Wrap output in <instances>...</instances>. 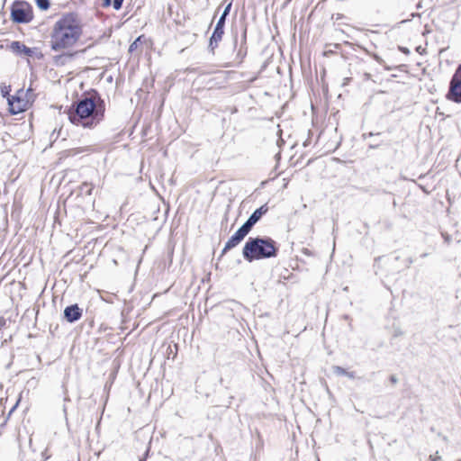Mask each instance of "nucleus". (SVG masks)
I'll list each match as a JSON object with an SVG mask.
<instances>
[{
  "label": "nucleus",
  "mask_w": 461,
  "mask_h": 461,
  "mask_svg": "<svg viewBox=\"0 0 461 461\" xmlns=\"http://www.w3.org/2000/svg\"><path fill=\"white\" fill-rule=\"evenodd\" d=\"M104 115L103 101L96 102L95 95L83 96L73 104L68 111V120L71 123L83 128H95Z\"/></svg>",
  "instance_id": "1"
},
{
  "label": "nucleus",
  "mask_w": 461,
  "mask_h": 461,
  "mask_svg": "<svg viewBox=\"0 0 461 461\" xmlns=\"http://www.w3.org/2000/svg\"><path fill=\"white\" fill-rule=\"evenodd\" d=\"M82 33L81 27L73 14H67L56 22L50 45L53 50H60L73 46Z\"/></svg>",
  "instance_id": "2"
},
{
  "label": "nucleus",
  "mask_w": 461,
  "mask_h": 461,
  "mask_svg": "<svg viewBox=\"0 0 461 461\" xmlns=\"http://www.w3.org/2000/svg\"><path fill=\"white\" fill-rule=\"evenodd\" d=\"M278 247L270 237H249L242 249V256L248 262L271 258L277 256Z\"/></svg>",
  "instance_id": "3"
},
{
  "label": "nucleus",
  "mask_w": 461,
  "mask_h": 461,
  "mask_svg": "<svg viewBox=\"0 0 461 461\" xmlns=\"http://www.w3.org/2000/svg\"><path fill=\"white\" fill-rule=\"evenodd\" d=\"M11 18L17 23H27L33 18L32 6L24 1H15L11 7Z\"/></svg>",
  "instance_id": "4"
},
{
  "label": "nucleus",
  "mask_w": 461,
  "mask_h": 461,
  "mask_svg": "<svg viewBox=\"0 0 461 461\" xmlns=\"http://www.w3.org/2000/svg\"><path fill=\"white\" fill-rule=\"evenodd\" d=\"M447 98L454 103H461V65L456 68L450 80Z\"/></svg>",
  "instance_id": "5"
},
{
  "label": "nucleus",
  "mask_w": 461,
  "mask_h": 461,
  "mask_svg": "<svg viewBox=\"0 0 461 461\" xmlns=\"http://www.w3.org/2000/svg\"><path fill=\"white\" fill-rule=\"evenodd\" d=\"M250 231L242 224L238 230L227 240L221 255L237 247Z\"/></svg>",
  "instance_id": "6"
},
{
  "label": "nucleus",
  "mask_w": 461,
  "mask_h": 461,
  "mask_svg": "<svg viewBox=\"0 0 461 461\" xmlns=\"http://www.w3.org/2000/svg\"><path fill=\"white\" fill-rule=\"evenodd\" d=\"M225 21L226 20H224L223 17L219 18L216 26L212 32V34L210 38L208 48L212 53H214V50L218 47L219 42L222 39V35L224 33Z\"/></svg>",
  "instance_id": "7"
},
{
  "label": "nucleus",
  "mask_w": 461,
  "mask_h": 461,
  "mask_svg": "<svg viewBox=\"0 0 461 461\" xmlns=\"http://www.w3.org/2000/svg\"><path fill=\"white\" fill-rule=\"evenodd\" d=\"M268 212L267 204H263L255 210L243 225L250 231L254 225L261 219V217Z\"/></svg>",
  "instance_id": "8"
},
{
  "label": "nucleus",
  "mask_w": 461,
  "mask_h": 461,
  "mask_svg": "<svg viewBox=\"0 0 461 461\" xmlns=\"http://www.w3.org/2000/svg\"><path fill=\"white\" fill-rule=\"evenodd\" d=\"M81 316L82 309L77 303L67 306L64 310V318L70 323L78 321Z\"/></svg>",
  "instance_id": "9"
},
{
  "label": "nucleus",
  "mask_w": 461,
  "mask_h": 461,
  "mask_svg": "<svg viewBox=\"0 0 461 461\" xmlns=\"http://www.w3.org/2000/svg\"><path fill=\"white\" fill-rule=\"evenodd\" d=\"M10 49L18 55L31 56L32 54V50L30 48L17 41H12Z\"/></svg>",
  "instance_id": "10"
},
{
  "label": "nucleus",
  "mask_w": 461,
  "mask_h": 461,
  "mask_svg": "<svg viewBox=\"0 0 461 461\" xmlns=\"http://www.w3.org/2000/svg\"><path fill=\"white\" fill-rule=\"evenodd\" d=\"M72 57H73V54H70V53L58 55V56L54 57V62L58 66H63L68 61H69L72 59Z\"/></svg>",
  "instance_id": "11"
},
{
  "label": "nucleus",
  "mask_w": 461,
  "mask_h": 461,
  "mask_svg": "<svg viewBox=\"0 0 461 461\" xmlns=\"http://www.w3.org/2000/svg\"><path fill=\"white\" fill-rule=\"evenodd\" d=\"M21 100L17 99L16 102L9 100L10 112L14 114H16L20 112L23 111V106L21 105Z\"/></svg>",
  "instance_id": "12"
},
{
  "label": "nucleus",
  "mask_w": 461,
  "mask_h": 461,
  "mask_svg": "<svg viewBox=\"0 0 461 461\" xmlns=\"http://www.w3.org/2000/svg\"><path fill=\"white\" fill-rule=\"evenodd\" d=\"M80 193L85 194L86 195H91L93 191V186L89 185L88 183L85 182L83 183L80 187Z\"/></svg>",
  "instance_id": "13"
},
{
  "label": "nucleus",
  "mask_w": 461,
  "mask_h": 461,
  "mask_svg": "<svg viewBox=\"0 0 461 461\" xmlns=\"http://www.w3.org/2000/svg\"><path fill=\"white\" fill-rule=\"evenodd\" d=\"M332 371L335 375H337L339 376L346 375V374H347V370L339 366H333Z\"/></svg>",
  "instance_id": "14"
},
{
  "label": "nucleus",
  "mask_w": 461,
  "mask_h": 461,
  "mask_svg": "<svg viewBox=\"0 0 461 461\" xmlns=\"http://www.w3.org/2000/svg\"><path fill=\"white\" fill-rule=\"evenodd\" d=\"M36 4L41 10H47L50 7L49 0H36Z\"/></svg>",
  "instance_id": "15"
},
{
  "label": "nucleus",
  "mask_w": 461,
  "mask_h": 461,
  "mask_svg": "<svg viewBox=\"0 0 461 461\" xmlns=\"http://www.w3.org/2000/svg\"><path fill=\"white\" fill-rule=\"evenodd\" d=\"M230 8H231V2H230L224 8L221 15L220 17H223L224 20H226V17L229 15L230 14Z\"/></svg>",
  "instance_id": "16"
},
{
  "label": "nucleus",
  "mask_w": 461,
  "mask_h": 461,
  "mask_svg": "<svg viewBox=\"0 0 461 461\" xmlns=\"http://www.w3.org/2000/svg\"><path fill=\"white\" fill-rule=\"evenodd\" d=\"M123 1L124 0H113L112 3H113V6L115 10H120L122 6V4H123Z\"/></svg>",
  "instance_id": "17"
},
{
  "label": "nucleus",
  "mask_w": 461,
  "mask_h": 461,
  "mask_svg": "<svg viewBox=\"0 0 461 461\" xmlns=\"http://www.w3.org/2000/svg\"><path fill=\"white\" fill-rule=\"evenodd\" d=\"M140 40V38H138L134 42H132L131 45H130V48H129V51H133L135 48H137V42L138 41Z\"/></svg>",
  "instance_id": "18"
},
{
  "label": "nucleus",
  "mask_w": 461,
  "mask_h": 461,
  "mask_svg": "<svg viewBox=\"0 0 461 461\" xmlns=\"http://www.w3.org/2000/svg\"><path fill=\"white\" fill-rule=\"evenodd\" d=\"M429 459L431 461H438L440 459V456L438 455V452H437L436 455L429 456Z\"/></svg>",
  "instance_id": "19"
},
{
  "label": "nucleus",
  "mask_w": 461,
  "mask_h": 461,
  "mask_svg": "<svg viewBox=\"0 0 461 461\" xmlns=\"http://www.w3.org/2000/svg\"><path fill=\"white\" fill-rule=\"evenodd\" d=\"M112 5V0H103V7H109Z\"/></svg>",
  "instance_id": "20"
},
{
  "label": "nucleus",
  "mask_w": 461,
  "mask_h": 461,
  "mask_svg": "<svg viewBox=\"0 0 461 461\" xmlns=\"http://www.w3.org/2000/svg\"><path fill=\"white\" fill-rule=\"evenodd\" d=\"M347 377L350 378V379H354L356 376H355V373L354 372H349V371H347V374L346 375Z\"/></svg>",
  "instance_id": "21"
},
{
  "label": "nucleus",
  "mask_w": 461,
  "mask_h": 461,
  "mask_svg": "<svg viewBox=\"0 0 461 461\" xmlns=\"http://www.w3.org/2000/svg\"><path fill=\"white\" fill-rule=\"evenodd\" d=\"M390 381H391V383H392V384H396V383L398 382V378H397V376H396V375H392L390 376Z\"/></svg>",
  "instance_id": "22"
},
{
  "label": "nucleus",
  "mask_w": 461,
  "mask_h": 461,
  "mask_svg": "<svg viewBox=\"0 0 461 461\" xmlns=\"http://www.w3.org/2000/svg\"><path fill=\"white\" fill-rule=\"evenodd\" d=\"M63 413L66 420V422L68 423V414H67V407L63 406Z\"/></svg>",
  "instance_id": "23"
},
{
  "label": "nucleus",
  "mask_w": 461,
  "mask_h": 461,
  "mask_svg": "<svg viewBox=\"0 0 461 461\" xmlns=\"http://www.w3.org/2000/svg\"><path fill=\"white\" fill-rule=\"evenodd\" d=\"M378 147H379V144H378V143H377V144L372 143V144H370V145H369V148H370V149H376V148H378Z\"/></svg>",
  "instance_id": "24"
},
{
  "label": "nucleus",
  "mask_w": 461,
  "mask_h": 461,
  "mask_svg": "<svg viewBox=\"0 0 461 461\" xmlns=\"http://www.w3.org/2000/svg\"><path fill=\"white\" fill-rule=\"evenodd\" d=\"M18 403H19V401H18V402L15 403V405H14V407L11 409V411H10V413H9V414H11V413L14 411V409L17 407Z\"/></svg>",
  "instance_id": "25"
},
{
  "label": "nucleus",
  "mask_w": 461,
  "mask_h": 461,
  "mask_svg": "<svg viewBox=\"0 0 461 461\" xmlns=\"http://www.w3.org/2000/svg\"><path fill=\"white\" fill-rule=\"evenodd\" d=\"M444 236V239L447 242H449V237L447 235H443Z\"/></svg>",
  "instance_id": "26"
},
{
  "label": "nucleus",
  "mask_w": 461,
  "mask_h": 461,
  "mask_svg": "<svg viewBox=\"0 0 461 461\" xmlns=\"http://www.w3.org/2000/svg\"><path fill=\"white\" fill-rule=\"evenodd\" d=\"M379 134H380V133H375V135H379ZM374 135H375V133H373V132H369V133H368V136H374Z\"/></svg>",
  "instance_id": "27"
},
{
  "label": "nucleus",
  "mask_w": 461,
  "mask_h": 461,
  "mask_svg": "<svg viewBox=\"0 0 461 461\" xmlns=\"http://www.w3.org/2000/svg\"><path fill=\"white\" fill-rule=\"evenodd\" d=\"M233 44H234V47H235L236 44H237V38L234 39V43Z\"/></svg>",
  "instance_id": "28"
},
{
  "label": "nucleus",
  "mask_w": 461,
  "mask_h": 461,
  "mask_svg": "<svg viewBox=\"0 0 461 461\" xmlns=\"http://www.w3.org/2000/svg\"><path fill=\"white\" fill-rule=\"evenodd\" d=\"M402 50L403 52H409V50H408L407 49H402Z\"/></svg>",
  "instance_id": "29"
},
{
  "label": "nucleus",
  "mask_w": 461,
  "mask_h": 461,
  "mask_svg": "<svg viewBox=\"0 0 461 461\" xmlns=\"http://www.w3.org/2000/svg\"><path fill=\"white\" fill-rule=\"evenodd\" d=\"M427 256H428V254H427V253H423V254L421 255V257H422V258H425V257H427Z\"/></svg>",
  "instance_id": "30"
},
{
  "label": "nucleus",
  "mask_w": 461,
  "mask_h": 461,
  "mask_svg": "<svg viewBox=\"0 0 461 461\" xmlns=\"http://www.w3.org/2000/svg\"><path fill=\"white\" fill-rule=\"evenodd\" d=\"M140 461H146V459L145 458H141Z\"/></svg>",
  "instance_id": "31"
}]
</instances>
